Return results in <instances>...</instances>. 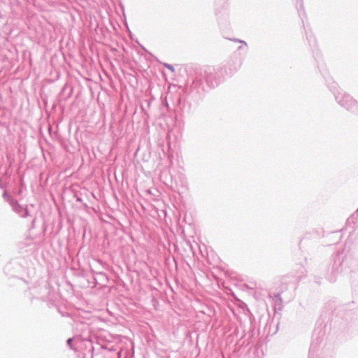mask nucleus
<instances>
[{
    "label": "nucleus",
    "mask_w": 358,
    "mask_h": 358,
    "mask_svg": "<svg viewBox=\"0 0 358 358\" xmlns=\"http://www.w3.org/2000/svg\"><path fill=\"white\" fill-rule=\"evenodd\" d=\"M73 338H69L67 341H66V343L67 345L71 348H72V342H73Z\"/></svg>",
    "instance_id": "obj_8"
},
{
    "label": "nucleus",
    "mask_w": 358,
    "mask_h": 358,
    "mask_svg": "<svg viewBox=\"0 0 358 358\" xmlns=\"http://www.w3.org/2000/svg\"><path fill=\"white\" fill-rule=\"evenodd\" d=\"M220 83L218 69L214 66H208L201 68L196 73L190 88L192 92L195 91L196 93L201 94L208 89L217 87Z\"/></svg>",
    "instance_id": "obj_1"
},
{
    "label": "nucleus",
    "mask_w": 358,
    "mask_h": 358,
    "mask_svg": "<svg viewBox=\"0 0 358 358\" xmlns=\"http://www.w3.org/2000/svg\"><path fill=\"white\" fill-rule=\"evenodd\" d=\"M327 86L334 95L337 103L348 110L358 115V104L357 101L349 94L339 89L338 84L331 78L326 79Z\"/></svg>",
    "instance_id": "obj_2"
},
{
    "label": "nucleus",
    "mask_w": 358,
    "mask_h": 358,
    "mask_svg": "<svg viewBox=\"0 0 358 358\" xmlns=\"http://www.w3.org/2000/svg\"><path fill=\"white\" fill-rule=\"evenodd\" d=\"M3 197L7 199V201L9 202V200L12 199L9 196H8L6 192L3 193Z\"/></svg>",
    "instance_id": "obj_10"
},
{
    "label": "nucleus",
    "mask_w": 358,
    "mask_h": 358,
    "mask_svg": "<svg viewBox=\"0 0 358 358\" xmlns=\"http://www.w3.org/2000/svg\"><path fill=\"white\" fill-rule=\"evenodd\" d=\"M230 40L241 43V45L238 47L237 50L243 51V55L241 56L234 64V62H228L227 66L230 71V73L231 74L236 72L241 68L244 59V57L248 52V44L245 41L240 40L238 38H231Z\"/></svg>",
    "instance_id": "obj_4"
},
{
    "label": "nucleus",
    "mask_w": 358,
    "mask_h": 358,
    "mask_svg": "<svg viewBox=\"0 0 358 358\" xmlns=\"http://www.w3.org/2000/svg\"><path fill=\"white\" fill-rule=\"evenodd\" d=\"M357 212H358V209H357Z\"/></svg>",
    "instance_id": "obj_13"
},
{
    "label": "nucleus",
    "mask_w": 358,
    "mask_h": 358,
    "mask_svg": "<svg viewBox=\"0 0 358 358\" xmlns=\"http://www.w3.org/2000/svg\"><path fill=\"white\" fill-rule=\"evenodd\" d=\"M164 66L166 67L167 69L170 70L172 72L174 71L173 66L172 65L169 64H164Z\"/></svg>",
    "instance_id": "obj_7"
},
{
    "label": "nucleus",
    "mask_w": 358,
    "mask_h": 358,
    "mask_svg": "<svg viewBox=\"0 0 358 358\" xmlns=\"http://www.w3.org/2000/svg\"><path fill=\"white\" fill-rule=\"evenodd\" d=\"M9 203L12 206L13 210L22 217H27L29 216V210L27 208H24L19 203L14 200H9Z\"/></svg>",
    "instance_id": "obj_5"
},
{
    "label": "nucleus",
    "mask_w": 358,
    "mask_h": 358,
    "mask_svg": "<svg viewBox=\"0 0 358 358\" xmlns=\"http://www.w3.org/2000/svg\"><path fill=\"white\" fill-rule=\"evenodd\" d=\"M343 260L344 258L341 252H337L333 257L332 262L326 274V278L330 282H334L338 275L342 273L343 270Z\"/></svg>",
    "instance_id": "obj_3"
},
{
    "label": "nucleus",
    "mask_w": 358,
    "mask_h": 358,
    "mask_svg": "<svg viewBox=\"0 0 358 358\" xmlns=\"http://www.w3.org/2000/svg\"><path fill=\"white\" fill-rule=\"evenodd\" d=\"M313 352V345L311 346V348L310 350V352H309V358H311V356H312V353Z\"/></svg>",
    "instance_id": "obj_11"
},
{
    "label": "nucleus",
    "mask_w": 358,
    "mask_h": 358,
    "mask_svg": "<svg viewBox=\"0 0 358 358\" xmlns=\"http://www.w3.org/2000/svg\"><path fill=\"white\" fill-rule=\"evenodd\" d=\"M275 298H276V300H277L278 301H279V304H281V303H282V299H280V295H279V294H276V295H275Z\"/></svg>",
    "instance_id": "obj_9"
},
{
    "label": "nucleus",
    "mask_w": 358,
    "mask_h": 358,
    "mask_svg": "<svg viewBox=\"0 0 358 358\" xmlns=\"http://www.w3.org/2000/svg\"><path fill=\"white\" fill-rule=\"evenodd\" d=\"M306 38L308 41V43L310 46H315L316 45V41L314 36L312 35L311 32H307L306 33Z\"/></svg>",
    "instance_id": "obj_6"
},
{
    "label": "nucleus",
    "mask_w": 358,
    "mask_h": 358,
    "mask_svg": "<svg viewBox=\"0 0 358 358\" xmlns=\"http://www.w3.org/2000/svg\"><path fill=\"white\" fill-rule=\"evenodd\" d=\"M297 3H299L301 7H302V0H295Z\"/></svg>",
    "instance_id": "obj_12"
}]
</instances>
